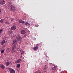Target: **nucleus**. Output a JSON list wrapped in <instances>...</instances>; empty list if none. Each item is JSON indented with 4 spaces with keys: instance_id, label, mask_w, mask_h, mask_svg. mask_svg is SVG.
Segmentation results:
<instances>
[{
    "instance_id": "27",
    "label": "nucleus",
    "mask_w": 73,
    "mask_h": 73,
    "mask_svg": "<svg viewBox=\"0 0 73 73\" xmlns=\"http://www.w3.org/2000/svg\"><path fill=\"white\" fill-rule=\"evenodd\" d=\"M35 73H39V72H36Z\"/></svg>"
},
{
    "instance_id": "17",
    "label": "nucleus",
    "mask_w": 73,
    "mask_h": 73,
    "mask_svg": "<svg viewBox=\"0 0 73 73\" xmlns=\"http://www.w3.org/2000/svg\"><path fill=\"white\" fill-rule=\"evenodd\" d=\"M25 25H30V24L29 23L27 22H26L25 23Z\"/></svg>"
},
{
    "instance_id": "26",
    "label": "nucleus",
    "mask_w": 73,
    "mask_h": 73,
    "mask_svg": "<svg viewBox=\"0 0 73 73\" xmlns=\"http://www.w3.org/2000/svg\"><path fill=\"white\" fill-rule=\"evenodd\" d=\"M1 9H0V12H1Z\"/></svg>"
},
{
    "instance_id": "9",
    "label": "nucleus",
    "mask_w": 73,
    "mask_h": 73,
    "mask_svg": "<svg viewBox=\"0 0 73 73\" xmlns=\"http://www.w3.org/2000/svg\"><path fill=\"white\" fill-rule=\"evenodd\" d=\"M21 34H25L26 32H25V31L24 30H22L21 31Z\"/></svg>"
},
{
    "instance_id": "25",
    "label": "nucleus",
    "mask_w": 73,
    "mask_h": 73,
    "mask_svg": "<svg viewBox=\"0 0 73 73\" xmlns=\"http://www.w3.org/2000/svg\"><path fill=\"white\" fill-rule=\"evenodd\" d=\"M44 70H46V68H45V67L44 68Z\"/></svg>"
},
{
    "instance_id": "22",
    "label": "nucleus",
    "mask_w": 73,
    "mask_h": 73,
    "mask_svg": "<svg viewBox=\"0 0 73 73\" xmlns=\"http://www.w3.org/2000/svg\"><path fill=\"white\" fill-rule=\"evenodd\" d=\"M35 27H38V26H39V25H38L37 24H36L35 25Z\"/></svg>"
},
{
    "instance_id": "21",
    "label": "nucleus",
    "mask_w": 73,
    "mask_h": 73,
    "mask_svg": "<svg viewBox=\"0 0 73 73\" xmlns=\"http://www.w3.org/2000/svg\"><path fill=\"white\" fill-rule=\"evenodd\" d=\"M9 34H11V33H12V31H9Z\"/></svg>"
},
{
    "instance_id": "31",
    "label": "nucleus",
    "mask_w": 73,
    "mask_h": 73,
    "mask_svg": "<svg viewBox=\"0 0 73 73\" xmlns=\"http://www.w3.org/2000/svg\"><path fill=\"white\" fill-rule=\"evenodd\" d=\"M11 21H13V19H11Z\"/></svg>"
},
{
    "instance_id": "3",
    "label": "nucleus",
    "mask_w": 73,
    "mask_h": 73,
    "mask_svg": "<svg viewBox=\"0 0 73 73\" xmlns=\"http://www.w3.org/2000/svg\"><path fill=\"white\" fill-rule=\"evenodd\" d=\"M5 3V2L4 0H0V4L4 5Z\"/></svg>"
},
{
    "instance_id": "14",
    "label": "nucleus",
    "mask_w": 73,
    "mask_h": 73,
    "mask_svg": "<svg viewBox=\"0 0 73 73\" xmlns=\"http://www.w3.org/2000/svg\"><path fill=\"white\" fill-rule=\"evenodd\" d=\"M0 66L2 69H4L5 68V66L3 64L1 65Z\"/></svg>"
},
{
    "instance_id": "32",
    "label": "nucleus",
    "mask_w": 73,
    "mask_h": 73,
    "mask_svg": "<svg viewBox=\"0 0 73 73\" xmlns=\"http://www.w3.org/2000/svg\"><path fill=\"white\" fill-rule=\"evenodd\" d=\"M1 32H0V34H1Z\"/></svg>"
},
{
    "instance_id": "16",
    "label": "nucleus",
    "mask_w": 73,
    "mask_h": 73,
    "mask_svg": "<svg viewBox=\"0 0 73 73\" xmlns=\"http://www.w3.org/2000/svg\"><path fill=\"white\" fill-rule=\"evenodd\" d=\"M38 48V47L36 46V47H34L33 49L34 50H37Z\"/></svg>"
},
{
    "instance_id": "7",
    "label": "nucleus",
    "mask_w": 73,
    "mask_h": 73,
    "mask_svg": "<svg viewBox=\"0 0 73 73\" xmlns=\"http://www.w3.org/2000/svg\"><path fill=\"white\" fill-rule=\"evenodd\" d=\"M16 46L14 45L12 47V50H15V49H16Z\"/></svg>"
},
{
    "instance_id": "29",
    "label": "nucleus",
    "mask_w": 73,
    "mask_h": 73,
    "mask_svg": "<svg viewBox=\"0 0 73 73\" xmlns=\"http://www.w3.org/2000/svg\"><path fill=\"white\" fill-rule=\"evenodd\" d=\"M15 52V50L13 51V52Z\"/></svg>"
},
{
    "instance_id": "5",
    "label": "nucleus",
    "mask_w": 73,
    "mask_h": 73,
    "mask_svg": "<svg viewBox=\"0 0 73 73\" xmlns=\"http://www.w3.org/2000/svg\"><path fill=\"white\" fill-rule=\"evenodd\" d=\"M11 30H15L16 29V26H13L11 28Z\"/></svg>"
},
{
    "instance_id": "15",
    "label": "nucleus",
    "mask_w": 73,
    "mask_h": 73,
    "mask_svg": "<svg viewBox=\"0 0 73 73\" xmlns=\"http://www.w3.org/2000/svg\"><path fill=\"white\" fill-rule=\"evenodd\" d=\"M20 52L21 53V54H24V52L23 51V50H20Z\"/></svg>"
},
{
    "instance_id": "30",
    "label": "nucleus",
    "mask_w": 73,
    "mask_h": 73,
    "mask_svg": "<svg viewBox=\"0 0 73 73\" xmlns=\"http://www.w3.org/2000/svg\"><path fill=\"white\" fill-rule=\"evenodd\" d=\"M24 36H25V37H26V35H24Z\"/></svg>"
},
{
    "instance_id": "18",
    "label": "nucleus",
    "mask_w": 73,
    "mask_h": 73,
    "mask_svg": "<svg viewBox=\"0 0 73 73\" xmlns=\"http://www.w3.org/2000/svg\"><path fill=\"white\" fill-rule=\"evenodd\" d=\"M1 23H4V19H2L0 21Z\"/></svg>"
},
{
    "instance_id": "6",
    "label": "nucleus",
    "mask_w": 73,
    "mask_h": 73,
    "mask_svg": "<svg viewBox=\"0 0 73 73\" xmlns=\"http://www.w3.org/2000/svg\"><path fill=\"white\" fill-rule=\"evenodd\" d=\"M21 59H19L18 60H17L16 61H15V64H18L19 63V62H20Z\"/></svg>"
},
{
    "instance_id": "1",
    "label": "nucleus",
    "mask_w": 73,
    "mask_h": 73,
    "mask_svg": "<svg viewBox=\"0 0 73 73\" xmlns=\"http://www.w3.org/2000/svg\"><path fill=\"white\" fill-rule=\"evenodd\" d=\"M10 9L12 11H14L15 10V7L13 5H11L10 7Z\"/></svg>"
},
{
    "instance_id": "2",
    "label": "nucleus",
    "mask_w": 73,
    "mask_h": 73,
    "mask_svg": "<svg viewBox=\"0 0 73 73\" xmlns=\"http://www.w3.org/2000/svg\"><path fill=\"white\" fill-rule=\"evenodd\" d=\"M17 39L18 41H21L22 40V38L20 36H17Z\"/></svg>"
},
{
    "instance_id": "4",
    "label": "nucleus",
    "mask_w": 73,
    "mask_h": 73,
    "mask_svg": "<svg viewBox=\"0 0 73 73\" xmlns=\"http://www.w3.org/2000/svg\"><path fill=\"white\" fill-rule=\"evenodd\" d=\"M9 72L10 73H15V70L12 69H11L9 70Z\"/></svg>"
},
{
    "instance_id": "12",
    "label": "nucleus",
    "mask_w": 73,
    "mask_h": 73,
    "mask_svg": "<svg viewBox=\"0 0 73 73\" xmlns=\"http://www.w3.org/2000/svg\"><path fill=\"white\" fill-rule=\"evenodd\" d=\"M13 44L14 45H16L17 44V40H14L13 41Z\"/></svg>"
},
{
    "instance_id": "20",
    "label": "nucleus",
    "mask_w": 73,
    "mask_h": 73,
    "mask_svg": "<svg viewBox=\"0 0 73 73\" xmlns=\"http://www.w3.org/2000/svg\"><path fill=\"white\" fill-rule=\"evenodd\" d=\"M4 52V50H2L1 51V52L2 53H3Z\"/></svg>"
},
{
    "instance_id": "13",
    "label": "nucleus",
    "mask_w": 73,
    "mask_h": 73,
    "mask_svg": "<svg viewBox=\"0 0 73 73\" xmlns=\"http://www.w3.org/2000/svg\"><path fill=\"white\" fill-rule=\"evenodd\" d=\"M5 43V40H3L1 42V45H4Z\"/></svg>"
},
{
    "instance_id": "24",
    "label": "nucleus",
    "mask_w": 73,
    "mask_h": 73,
    "mask_svg": "<svg viewBox=\"0 0 73 73\" xmlns=\"http://www.w3.org/2000/svg\"><path fill=\"white\" fill-rule=\"evenodd\" d=\"M3 29H0V32L1 33L2 32H3Z\"/></svg>"
},
{
    "instance_id": "10",
    "label": "nucleus",
    "mask_w": 73,
    "mask_h": 73,
    "mask_svg": "<svg viewBox=\"0 0 73 73\" xmlns=\"http://www.w3.org/2000/svg\"><path fill=\"white\" fill-rule=\"evenodd\" d=\"M57 69V66H55L52 68V69L53 70H56Z\"/></svg>"
},
{
    "instance_id": "11",
    "label": "nucleus",
    "mask_w": 73,
    "mask_h": 73,
    "mask_svg": "<svg viewBox=\"0 0 73 73\" xmlns=\"http://www.w3.org/2000/svg\"><path fill=\"white\" fill-rule=\"evenodd\" d=\"M10 64L9 62H7L5 63L6 66H8Z\"/></svg>"
},
{
    "instance_id": "19",
    "label": "nucleus",
    "mask_w": 73,
    "mask_h": 73,
    "mask_svg": "<svg viewBox=\"0 0 73 73\" xmlns=\"http://www.w3.org/2000/svg\"><path fill=\"white\" fill-rule=\"evenodd\" d=\"M17 66V68H19L20 67V64H18Z\"/></svg>"
},
{
    "instance_id": "23",
    "label": "nucleus",
    "mask_w": 73,
    "mask_h": 73,
    "mask_svg": "<svg viewBox=\"0 0 73 73\" xmlns=\"http://www.w3.org/2000/svg\"><path fill=\"white\" fill-rule=\"evenodd\" d=\"M5 24H9V22L6 21L5 22Z\"/></svg>"
},
{
    "instance_id": "28",
    "label": "nucleus",
    "mask_w": 73,
    "mask_h": 73,
    "mask_svg": "<svg viewBox=\"0 0 73 73\" xmlns=\"http://www.w3.org/2000/svg\"><path fill=\"white\" fill-rule=\"evenodd\" d=\"M44 67L45 68H46L47 67V66H44Z\"/></svg>"
},
{
    "instance_id": "33",
    "label": "nucleus",
    "mask_w": 73,
    "mask_h": 73,
    "mask_svg": "<svg viewBox=\"0 0 73 73\" xmlns=\"http://www.w3.org/2000/svg\"><path fill=\"white\" fill-rule=\"evenodd\" d=\"M46 72H47V71H46Z\"/></svg>"
},
{
    "instance_id": "8",
    "label": "nucleus",
    "mask_w": 73,
    "mask_h": 73,
    "mask_svg": "<svg viewBox=\"0 0 73 73\" xmlns=\"http://www.w3.org/2000/svg\"><path fill=\"white\" fill-rule=\"evenodd\" d=\"M19 23H21V24H24L25 22L21 20L20 19L19 21Z\"/></svg>"
}]
</instances>
